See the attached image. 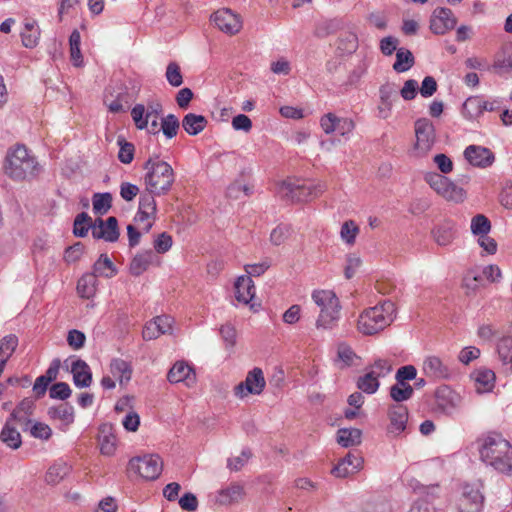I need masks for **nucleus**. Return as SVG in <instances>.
<instances>
[{
	"mask_svg": "<svg viewBox=\"0 0 512 512\" xmlns=\"http://www.w3.org/2000/svg\"><path fill=\"white\" fill-rule=\"evenodd\" d=\"M480 460L495 471L512 475V444L497 432L483 434L476 440Z\"/></svg>",
	"mask_w": 512,
	"mask_h": 512,
	"instance_id": "1",
	"label": "nucleus"
},
{
	"mask_svg": "<svg viewBox=\"0 0 512 512\" xmlns=\"http://www.w3.org/2000/svg\"><path fill=\"white\" fill-rule=\"evenodd\" d=\"M395 304L385 300L365 309L358 318L357 328L364 335H374L388 327L395 318Z\"/></svg>",
	"mask_w": 512,
	"mask_h": 512,
	"instance_id": "2",
	"label": "nucleus"
},
{
	"mask_svg": "<svg viewBox=\"0 0 512 512\" xmlns=\"http://www.w3.org/2000/svg\"><path fill=\"white\" fill-rule=\"evenodd\" d=\"M38 169L36 158L24 145H16L7 151L4 171L14 180H24L34 176Z\"/></svg>",
	"mask_w": 512,
	"mask_h": 512,
	"instance_id": "3",
	"label": "nucleus"
},
{
	"mask_svg": "<svg viewBox=\"0 0 512 512\" xmlns=\"http://www.w3.org/2000/svg\"><path fill=\"white\" fill-rule=\"evenodd\" d=\"M144 169L146 190L157 196L167 194L175 181V173L170 164L162 160L148 159Z\"/></svg>",
	"mask_w": 512,
	"mask_h": 512,
	"instance_id": "4",
	"label": "nucleus"
},
{
	"mask_svg": "<svg viewBox=\"0 0 512 512\" xmlns=\"http://www.w3.org/2000/svg\"><path fill=\"white\" fill-rule=\"evenodd\" d=\"M311 298L319 308V315L316 319V328L329 330L333 329L340 319V300L332 290H314Z\"/></svg>",
	"mask_w": 512,
	"mask_h": 512,
	"instance_id": "5",
	"label": "nucleus"
},
{
	"mask_svg": "<svg viewBox=\"0 0 512 512\" xmlns=\"http://www.w3.org/2000/svg\"><path fill=\"white\" fill-rule=\"evenodd\" d=\"M326 189L322 182L308 180H286L281 185V191L293 201L304 202L320 196Z\"/></svg>",
	"mask_w": 512,
	"mask_h": 512,
	"instance_id": "6",
	"label": "nucleus"
},
{
	"mask_svg": "<svg viewBox=\"0 0 512 512\" xmlns=\"http://www.w3.org/2000/svg\"><path fill=\"white\" fill-rule=\"evenodd\" d=\"M424 180L431 189L447 201L459 203L465 199V190L446 176L436 172H429L425 174Z\"/></svg>",
	"mask_w": 512,
	"mask_h": 512,
	"instance_id": "7",
	"label": "nucleus"
},
{
	"mask_svg": "<svg viewBox=\"0 0 512 512\" xmlns=\"http://www.w3.org/2000/svg\"><path fill=\"white\" fill-rule=\"evenodd\" d=\"M392 371V365L388 360L378 359L371 366L366 368L365 373L357 380V387L366 394L377 392L380 383L379 379L386 377Z\"/></svg>",
	"mask_w": 512,
	"mask_h": 512,
	"instance_id": "8",
	"label": "nucleus"
},
{
	"mask_svg": "<svg viewBox=\"0 0 512 512\" xmlns=\"http://www.w3.org/2000/svg\"><path fill=\"white\" fill-rule=\"evenodd\" d=\"M414 132L413 153L417 157H424L432 150L436 142L435 127L429 119L420 118L414 123Z\"/></svg>",
	"mask_w": 512,
	"mask_h": 512,
	"instance_id": "9",
	"label": "nucleus"
},
{
	"mask_svg": "<svg viewBox=\"0 0 512 512\" xmlns=\"http://www.w3.org/2000/svg\"><path fill=\"white\" fill-rule=\"evenodd\" d=\"M484 496L477 484H464L456 496L454 507L457 512H482Z\"/></svg>",
	"mask_w": 512,
	"mask_h": 512,
	"instance_id": "10",
	"label": "nucleus"
},
{
	"mask_svg": "<svg viewBox=\"0 0 512 512\" xmlns=\"http://www.w3.org/2000/svg\"><path fill=\"white\" fill-rule=\"evenodd\" d=\"M128 469L145 480H155L163 470V461L157 454H147L132 458L128 463Z\"/></svg>",
	"mask_w": 512,
	"mask_h": 512,
	"instance_id": "11",
	"label": "nucleus"
},
{
	"mask_svg": "<svg viewBox=\"0 0 512 512\" xmlns=\"http://www.w3.org/2000/svg\"><path fill=\"white\" fill-rule=\"evenodd\" d=\"M266 386V381L262 369L255 367L249 371L243 382H240L234 388L236 397L243 399L249 394L260 395Z\"/></svg>",
	"mask_w": 512,
	"mask_h": 512,
	"instance_id": "12",
	"label": "nucleus"
},
{
	"mask_svg": "<svg viewBox=\"0 0 512 512\" xmlns=\"http://www.w3.org/2000/svg\"><path fill=\"white\" fill-rule=\"evenodd\" d=\"M155 196L156 194L146 190L139 198V207L135 220L143 224V230L145 232H148L152 228L156 219L157 206Z\"/></svg>",
	"mask_w": 512,
	"mask_h": 512,
	"instance_id": "13",
	"label": "nucleus"
},
{
	"mask_svg": "<svg viewBox=\"0 0 512 512\" xmlns=\"http://www.w3.org/2000/svg\"><path fill=\"white\" fill-rule=\"evenodd\" d=\"M499 108L497 100L487 101L483 96L475 95L468 97L461 109L462 116L468 121L477 120L485 111H494Z\"/></svg>",
	"mask_w": 512,
	"mask_h": 512,
	"instance_id": "14",
	"label": "nucleus"
},
{
	"mask_svg": "<svg viewBox=\"0 0 512 512\" xmlns=\"http://www.w3.org/2000/svg\"><path fill=\"white\" fill-rule=\"evenodd\" d=\"M320 126L326 134L337 133L338 135L349 139L355 124L348 117H338L334 113H327L320 119Z\"/></svg>",
	"mask_w": 512,
	"mask_h": 512,
	"instance_id": "15",
	"label": "nucleus"
},
{
	"mask_svg": "<svg viewBox=\"0 0 512 512\" xmlns=\"http://www.w3.org/2000/svg\"><path fill=\"white\" fill-rule=\"evenodd\" d=\"M211 20L221 32L228 35H236L243 26L240 16L227 8L214 12L211 15Z\"/></svg>",
	"mask_w": 512,
	"mask_h": 512,
	"instance_id": "16",
	"label": "nucleus"
},
{
	"mask_svg": "<svg viewBox=\"0 0 512 512\" xmlns=\"http://www.w3.org/2000/svg\"><path fill=\"white\" fill-rule=\"evenodd\" d=\"M163 108L159 102H150L147 107L143 104H136L131 110V117L135 123V126L143 130L148 127L149 120L151 118H159Z\"/></svg>",
	"mask_w": 512,
	"mask_h": 512,
	"instance_id": "17",
	"label": "nucleus"
},
{
	"mask_svg": "<svg viewBox=\"0 0 512 512\" xmlns=\"http://www.w3.org/2000/svg\"><path fill=\"white\" fill-rule=\"evenodd\" d=\"M462 398L459 393L448 385H441L435 391V402L437 408L445 414H451L461 404Z\"/></svg>",
	"mask_w": 512,
	"mask_h": 512,
	"instance_id": "18",
	"label": "nucleus"
},
{
	"mask_svg": "<svg viewBox=\"0 0 512 512\" xmlns=\"http://www.w3.org/2000/svg\"><path fill=\"white\" fill-rule=\"evenodd\" d=\"M422 372L431 380H445L451 376L449 366L436 355H428L423 359Z\"/></svg>",
	"mask_w": 512,
	"mask_h": 512,
	"instance_id": "19",
	"label": "nucleus"
},
{
	"mask_svg": "<svg viewBox=\"0 0 512 512\" xmlns=\"http://www.w3.org/2000/svg\"><path fill=\"white\" fill-rule=\"evenodd\" d=\"M174 319L168 315H160L147 322L142 331L144 340L157 339L161 335L172 332Z\"/></svg>",
	"mask_w": 512,
	"mask_h": 512,
	"instance_id": "20",
	"label": "nucleus"
},
{
	"mask_svg": "<svg viewBox=\"0 0 512 512\" xmlns=\"http://www.w3.org/2000/svg\"><path fill=\"white\" fill-rule=\"evenodd\" d=\"M92 236L95 239H103L106 242H116L119 238L118 221L115 217L106 220L98 218L93 223Z\"/></svg>",
	"mask_w": 512,
	"mask_h": 512,
	"instance_id": "21",
	"label": "nucleus"
},
{
	"mask_svg": "<svg viewBox=\"0 0 512 512\" xmlns=\"http://www.w3.org/2000/svg\"><path fill=\"white\" fill-rule=\"evenodd\" d=\"M455 25L456 18L450 9L437 8L434 10L430 20V29L434 34L443 35L453 29Z\"/></svg>",
	"mask_w": 512,
	"mask_h": 512,
	"instance_id": "22",
	"label": "nucleus"
},
{
	"mask_svg": "<svg viewBox=\"0 0 512 512\" xmlns=\"http://www.w3.org/2000/svg\"><path fill=\"white\" fill-rule=\"evenodd\" d=\"M465 159L473 166L487 168L495 161L494 153L483 146L469 145L464 150Z\"/></svg>",
	"mask_w": 512,
	"mask_h": 512,
	"instance_id": "23",
	"label": "nucleus"
},
{
	"mask_svg": "<svg viewBox=\"0 0 512 512\" xmlns=\"http://www.w3.org/2000/svg\"><path fill=\"white\" fill-rule=\"evenodd\" d=\"M170 383L183 382L187 387H192L196 382V374L193 368L184 361H177L167 374Z\"/></svg>",
	"mask_w": 512,
	"mask_h": 512,
	"instance_id": "24",
	"label": "nucleus"
},
{
	"mask_svg": "<svg viewBox=\"0 0 512 512\" xmlns=\"http://www.w3.org/2000/svg\"><path fill=\"white\" fill-rule=\"evenodd\" d=\"M362 465L363 458L358 454L349 452L335 465L331 473L337 478H345L359 471Z\"/></svg>",
	"mask_w": 512,
	"mask_h": 512,
	"instance_id": "25",
	"label": "nucleus"
},
{
	"mask_svg": "<svg viewBox=\"0 0 512 512\" xmlns=\"http://www.w3.org/2000/svg\"><path fill=\"white\" fill-rule=\"evenodd\" d=\"M390 424L388 432L395 436L400 435L405 429L408 421V410L402 404H395L389 408L388 412Z\"/></svg>",
	"mask_w": 512,
	"mask_h": 512,
	"instance_id": "26",
	"label": "nucleus"
},
{
	"mask_svg": "<svg viewBox=\"0 0 512 512\" xmlns=\"http://www.w3.org/2000/svg\"><path fill=\"white\" fill-rule=\"evenodd\" d=\"M98 444L100 453L104 456H113L117 449V436L111 424L104 423L99 427Z\"/></svg>",
	"mask_w": 512,
	"mask_h": 512,
	"instance_id": "27",
	"label": "nucleus"
},
{
	"mask_svg": "<svg viewBox=\"0 0 512 512\" xmlns=\"http://www.w3.org/2000/svg\"><path fill=\"white\" fill-rule=\"evenodd\" d=\"M234 289L235 297L238 302L245 305L251 304V307L254 306L252 300L255 297L256 288L253 280L249 276H239L234 283Z\"/></svg>",
	"mask_w": 512,
	"mask_h": 512,
	"instance_id": "28",
	"label": "nucleus"
},
{
	"mask_svg": "<svg viewBox=\"0 0 512 512\" xmlns=\"http://www.w3.org/2000/svg\"><path fill=\"white\" fill-rule=\"evenodd\" d=\"M34 409L35 401L32 398H24L12 411L9 419L17 422L23 431H26L31 424L30 416Z\"/></svg>",
	"mask_w": 512,
	"mask_h": 512,
	"instance_id": "29",
	"label": "nucleus"
},
{
	"mask_svg": "<svg viewBox=\"0 0 512 512\" xmlns=\"http://www.w3.org/2000/svg\"><path fill=\"white\" fill-rule=\"evenodd\" d=\"M160 265V258L151 250L137 254L131 261L129 270L134 276L142 275L150 266Z\"/></svg>",
	"mask_w": 512,
	"mask_h": 512,
	"instance_id": "30",
	"label": "nucleus"
},
{
	"mask_svg": "<svg viewBox=\"0 0 512 512\" xmlns=\"http://www.w3.org/2000/svg\"><path fill=\"white\" fill-rule=\"evenodd\" d=\"M471 378L474 380L475 389L479 394L490 392L495 386L496 376L491 369H476L471 374Z\"/></svg>",
	"mask_w": 512,
	"mask_h": 512,
	"instance_id": "31",
	"label": "nucleus"
},
{
	"mask_svg": "<svg viewBox=\"0 0 512 512\" xmlns=\"http://www.w3.org/2000/svg\"><path fill=\"white\" fill-rule=\"evenodd\" d=\"M74 385L78 388L89 387L92 383V373L89 365L81 359H77L71 365Z\"/></svg>",
	"mask_w": 512,
	"mask_h": 512,
	"instance_id": "32",
	"label": "nucleus"
},
{
	"mask_svg": "<svg viewBox=\"0 0 512 512\" xmlns=\"http://www.w3.org/2000/svg\"><path fill=\"white\" fill-rule=\"evenodd\" d=\"M72 471V466L63 459L56 460L47 470L45 481L47 484H59Z\"/></svg>",
	"mask_w": 512,
	"mask_h": 512,
	"instance_id": "33",
	"label": "nucleus"
},
{
	"mask_svg": "<svg viewBox=\"0 0 512 512\" xmlns=\"http://www.w3.org/2000/svg\"><path fill=\"white\" fill-rule=\"evenodd\" d=\"M244 496V488L238 483H233L217 492L216 503L224 506L239 502Z\"/></svg>",
	"mask_w": 512,
	"mask_h": 512,
	"instance_id": "34",
	"label": "nucleus"
},
{
	"mask_svg": "<svg viewBox=\"0 0 512 512\" xmlns=\"http://www.w3.org/2000/svg\"><path fill=\"white\" fill-rule=\"evenodd\" d=\"M40 28L36 20L30 19L24 22L21 31V40L24 47L32 49L38 45L40 39Z\"/></svg>",
	"mask_w": 512,
	"mask_h": 512,
	"instance_id": "35",
	"label": "nucleus"
},
{
	"mask_svg": "<svg viewBox=\"0 0 512 512\" xmlns=\"http://www.w3.org/2000/svg\"><path fill=\"white\" fill-rule=\"evenodd\" d=\"M207 119L202 115L194 113L186 114L182 119L183 129L192 136L201 133L207 126Z\"/></svg>",
	"mask_w": 512,
	"mask_h": 512,
	"instance_id": "36",
	"label": "nucleus"
},
{
	"mask_svg": "<svg viewBox=\"0 0 512 512\" xmlns=\"http://www.w3.org/2000/svg\"><path fill=\"white\" fill-rule=\"evenodd\" d=\"M496 352L502 365L512 371V336L501 337L497 341Z\"/></svg>",
	"mask_w": 512,
	"mask_h": 512,
	"instance_id": "37",
	"label": "nucleus"
},
{
	"mask_svg": "<svg viewBox=\"0 0 512 512\" xmlns=\"http://www.w3.org/2000/svg\"><path fill=\"white\" fill-rule=\"evenodd\" d=\"M361 430L357 428H341L337 432V443L344 447H352L361 443Z\"/></svg>",
	"mask_w": 512,
	"mask_h": 512,
	"instance_id": "38",
	"label": "nucleus"
},
{
	"mask_svg": "<svg viewBox=\"0 0 512 512\" xmlns=\"http://www.w3.org/2000/svg\"><path fill=\"white\" fill-rule=\"evenodd\" d=\"M97 279L93 273L84 274L77 283V292L85 299L92 298L96 293Z\"/></svg>",
	"mask_w": 512,
	"mask_h": 512,
	"instance_id": "39",
	"label": "nucleus"
},
{
	"mask_svg": "<svg viewBox=\"0 0 512 512\" xmlns=\"http://www.w3.org/2000/svg\"><path fill=\"white\" fill-rule=\"evenodd\" d=\"M432 234L438 245L447 246L455 237L454 225L450 222L439 225L432 231Z\"/></svg>",
	"mask_w": 512,
	"mask_h": 512,
	"instance_id": "40",
	"label": "nucleus"
},
{
	"mask_svg": "<svg viewBox=\"0 0 512 512\" xmlns=\"http://www.w3.org/2000/svg\"><path fill=\"white\" fill-rule=\"evenodd\" d=\"M0 439L8 447L12 449H18L21 444L20 433L10 424V419L5 423L0 432Z\"/></svg>",
	"mask_w": 512,
	"mask_h": 512,
	"instance_id": "41",
	"label": "nucleus"
},
{
	"mask_svg": "<svg viewBox=\"0 0 512 512\" xmlns=\"http://www.w3.org/2000/svg\"><path fill=\"white\" fill-rule=\"evenodd\" d=\"M93 274L106 278L113 277L116 274V268L113 262L106 254H101L99 259L93 265Z\"/></svg>",
	"mask_w": 512,
	"mask_h": 512,
	"instance_id": "42",
	"label": "nucleus"
},
{
	"mask_svg": "<svg viewBox=\"0 0 512 512\" xmlns=\"http://www.w3.org/2000/svg\"><path fill=\"white\" fill-rule=\"evenodd\" d=\"M110 370L113 376L119 379L120 384L131 379V366L123 359H113L110 364Z\"/></svg>",
	"mask_w": 512,
	"mask_h": 512,
	"instance_id": "43",
	"label": "nucleus"
},
{
	"mask_svg": "<svg viewBox=\"0 0 512 512\" xmlns=\"http://www.w3.org/2000/svg\"><path fill=\"white\" fill-rule=\"evenodd\" d=\"M414 56L411 51L400 48L396 51V61L393 64V69L397 73L408 71L414 65Z\"/></svg>",
	"mask_w": 512,
	"mask_h": 512,
	"instance_id": "44",
	"label": "nucleus"
},
{
	"mask_svg": "<svg viewBox=\"0 0 512 512\" xmlns=\"http://www.w3.org/2000/svg\"><path fill=\"white\" fill-rule=\"evenodd\" d=\"M494 68L499 72H508L512 69V45L504 46L501 51L497 54Z\"/></svg>",
	"mask_w": 512,
	"mask_h": 512,
	"instance_id": "45",
	"label": "nucleus"
},
{
	"mask_svg": "<svg viewBox=\"0 0 512 512\" xmlns=\"http://www.w3.org/2000/svg\"><path fill=\"white\" fill-rule=\"evenodd\" d=\"M360 232L359 226L353 220L345 221L340 230L341 240L348 246H353Z\"/></svg>",
	"mask_w": 512,
	"mask_h": 512,
	"instance_id": "46",
	"label": "nucleus"
},
{
	"mask_svg": "<svg viewBox=\"0 0 512 512\" xmlns=\"http://www.w3.org/2000/svg\"><path fill=\"white\" fill-rule=\"evenodd\" d=\"M92 205L95 214L104 215L112 206V195L109 192L95 193L92 197Z\"/></svg>",
	"mask_w": 512,
	"mask_h": 512,
	"instance_id": "47",
	"label": "nucleus"
},
{
	"mask_svg": "<svg viewBox=\"0 0 512 512\" xmlns=\"http://www.w3.org/2000/svg\"><path fill=\"white\" fill-rule=\"evenodd\" d=\"M93 224L91 217L86 212L78 214L73 224V234L76 237H85L88 231L92 230Z\"/></svg>",
	"mask_w": 512,
	"mask_h": 512,
	"instance_id": "48",
	"label": "nucleus"
},
{
	"mask_svg": "<svg viewBox=\"0 0 512 512\" xmlns=\"http://www.w3.org/2000/svg\"><path fill=\"white\" fill-rule=\"evenodd\" d=\"M48 414L51 418L59 419L67 424L74 421V409L67 403L50 408Z\"/></svg>",
	"mask_w": 512,
	"mask_h": 512,
	"instance_id": "49",
	"label": "nucleus"
},
{
	"mask_svg": "<svg viewBox=\"0 0 512 512\" xmlns=\"http://www.w3.org/2000/svg\"><path fill=\"white\" fill-rule=\"evenodd\" d=\"M471 232L474 236L488 234L491 230L489 219L483 214H477L471 219Z\"/></svg>",
	"mask_w": 512,
	"mask_h": 512,
	"instance_id": "50",
	"label": "nucleus"
},
{
	"mask_svg": "<svg viewBox=\"0 0 512 512\" xmlns=\"http://www.w3.org/2000/svg\"><path fill=\"white\" fill-rule=\"evenodd\" d=\"M179 126V120L174 114H168L161 120V131L168 139L177 135Z\"/></svg>",
	"mask_w": 512,
	"mask_h": 512,
	"instance_id": "51",
	"label": "nucleus"
},
{
	"mask_svg": "<svg viewBox=\"0 0 512 512\" xmlns=\"http://www.w3.org/2000/svg\"><path fill=\"white\" fill-rule=\"evenodd\" d=\"M165 77L168 83L173 87H179L183 83V76L176 62H170L167 65Z\"/></svg>",
	"mask_w": 512,
	"mask_h": 512,
	"instance_id": "52",
	"label": "nucleus"
},
{
	"mask_svg": "<svg viewBox=\"0 0 512 512\" xmlns=\"http://www.w3.org/2000/svg\"><path fill=\"white\" fill-rule=\"evenodd\" d=\"M34 438L48 440L52 435L51 428L43 422H33L28 427V430Z\"/></svg>",
	"mask_w": 512,
	"mask_h": 512,
	"instance_id": "53",
	"label": "nucleus"
},
{
	"mask_svg": "<svg viewBox=\"0 0 512 512\" xmlns=\"http://www.w3.org/2000/svg\"><path fill=\"white\" fill-rule=\"evenodd\" d=\"M290 233L291 227L289 225L280 224L271 231L270 241L272 244L279 246L287 240Z\"/></svg>",
	"mask_w": 512,
	"mask_h": 512,
	"instance_id": "54",
	"label": "nucleus"
},
{
	"mask_svg": "<svg viewBox=\"0 0 512 512\" xmlns=\"http://www.w3.org/2000/svg\"><path fill=\"white\" fill-rule=\"evenodd\" d=\"M70 386L65 382H57L49 389L51 399L66 400L71 396Z\"/></svg>",
	"mask_w": 512,
	"mask_h": 512,
	"instance_id": "55",
	"label": "nucleus"
},
{
	"mask_svg": "<svg viewBox=\"0 0 512 512\" xmlns=\"http://www.w3.org/2000/svg\"><path fill=\"white\" fill-rule=\"evenodd\" d=\"M118 144L120 146L118 152L119 161L123 164L131 163L134 158V145L124 141L123 139H118Z\"/></svg>",
	"mask_w": 512,
	"mask_h": 512,
	"instance_id": "56",
	"label": "nucleus"
},
{
	"mask_svg": "<svg viewBox=\"0 0 512 512\" xmlns=\"http://www.w3.org/2000/svg\"><path fill=\"white\" fill-rule=\"evenodd\" d=\"M271 266V262L268 259H265L259 263L255 264H246L244 266V269L247 273L246 276H249L250 278L252 276L259 277L263 275Z\"/></svg>",
	"mask_w": 512,
	"mask_h": 512,
	"instance_id": "57",
	"label": "nucleus"
},
{
	"mask_svg": "<svg viewBox=\"0 0 512 512\" xmlns=\"http://www.w3.org/2000/svg\"><path fill=\"white\" fill-rule=\"evenodd\" d=\"M337 357L338 360L344 364V366H350L353 364V361L356 358V354L350 346L341 343L337 347Z\"/></svg>",
	"mask_w": 512,
	"mask_h": 512,
	"instance_id": "58",
	"label": "nucleus"
},
{
	"mask_svg": "<svg viewBox=\"0 0 512 512\" xmlns=\"http://www.w3.org/2000/svg\"><path fill=\"white\" fill-rule=\"evenodd\" d=\"M84 253V245L80 242L75 243L65 249L64 260L67 263H75Z\"/></svg>",
	"mask_w": 512,
	"mask_h": 512,
	"instance_id": "59",
	"label": "nucleus"
},
{
	"mask_svg": "<svg viewBox=\"0 0 512 512\" xmlns=\"http://www.w3.org/2000/svg\"><path fill=\"white\" fill-rule=\"evenodd\" d=\"M220 335L226 347L232 348L236 344V329L233 325L226 323L220 328Z\"/></svg>",
	"mask_w": 512,
	"mask_h": 512,
	"instance_id": "60",
	"label": "nucleus"
},
{
	"mask_svg": "<svg viewBox=\"0 0 512 512\" xmlns=\"http://www.w3.org/2000/svg\"><path fill=\"white\" fill-rule=\"evenodd\" d=\"M172 243V237L168 233L163 232L154 240V249L157 253L164 254L170 250Z\"/></svg>",
	"mask_w": 512,
	"mask_h": 512,
	"instance_id": "61",
	"label": "nucleus"
},
{
	"mask_svg": "<svg viewBox=\"0 0 512 512\" xmlns=\"http://www.w3.org/2000/svg\"><path fill=\"white\" fill-rule=\"evenodd\" d=\"M86 336L83 332L73 329L68 332L67 336V342L69 346L74 349L78 350L82 348L85 344Z\"/></svg>",
	"mask_w": 512,
	"mask_h": 512,
	"instance_id": "62",
	"label": "nucleus"
},
{
	"mask_svg": "<svg viewBox=\"0 0 512 512\" xmlns=\"http://www.w3.org/2000/svg\"><path fill=\"white\" fill-rule=\"evenodd\" d=\"M418 88V82L414 79H409L405 81L402 89L400 90V95L406 101L413 100L417 95Z\"/></svg>",
	"mask_w": 512,
	"mask_h": 512,
	"instance_id": "63",
	"label": "nucleus"
},
{
	"mask_svg": "<svg viewBox=\"0 0 512 512\" xmlns=\"http://www.w3.org/2000/svg\"><path fill=\"white\" fill-rule=\"evenodd\" d=\"M499 201L501 205L506 209H512V182H505L500 195Z\"/></svg>",
	"mask_w": 512,
	"mask_h": 512,
	"instance_id": "64",
	"label": "nucleus"
}]
</instances>
